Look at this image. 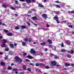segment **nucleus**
Returning a JSON list of instances; mask_svg holds the SVG:
<instances>
[{"label": "nucleus", "instance_id": "nucleus-53", "mask_svg": "<svg viewBox=\"0 0 74 74\" xmlns=\"http://www.w3.org/2000/svg\"><path fill=\"white\" fill-rule=\"evenodd\" d=\"M36 71H38V72H39V71H40V69H36Z\"/></svg>", "mask_w": 74, "mask_h": 74}, {"label": "nucleus", "instance_id": "nucleus-28", "mask_svg": "<svg viewBox=\"0 0 74 74\" xmlns=\"http://www.w3.org/2000/svg\"><path fill=\"white\" fill-rule=\"evenodd\" d=\"M39 65L40 66H42V67H44V65L43 63H40L39 64Z\"/></svg>", "mask_w": 74, "mask_h": 74}, {"label": "nucleus", "instance_id": "nucleus-31", "mask_svg": "<svg viewBox=\"0 0 74 74\" xmlns=\"http://www.w3.org/2000/svg\"><path fill=\"white\" fill-rule=\"evenodd\" d=\"M54 58H55V59H59V57L56 55H55Z\"/></svg>", "mask_w": 74, "mask_h": 74}, {"label": "nucleus", "instance_id": "nucleus-36", "mask_svg": "<svg viewBox=\"0 0 74 74\" xmlns=\"http://www.w3.org/2000/svg\"><path fill=\"white\" fill-rule=\"evenodd\" d=\"M11 8L12 9V10H15V8L14 7H11Z\"/></svg>", "mask_w": 74, "mask_h": 74}, {"label": "nucleus", "instance_id": "nucleus-44", "mask_svg": "<svg viewBox=\"0 0 74 74\" xmlns=\"http://www.w3.org/2000/svg\"><path fill=\"white\" fill-rule=\"evenodd\" d=\"M69 27H71V28H73V26L72 25H70L68 26Z\"/></svg>", "mask_w": 74, "mask_h": 74}, {"label": "nucleus", "instance_id": "nucleus-48", "mask_svg": "<svg viewBox=\"0 0 74 74\" xmlns=\"http://www.w3.org/2000/svg\"><path fill=\"white\" fill-rule=\"evenodd\" d=\"M4 31L5 33H7L8 32V30H4Z\"/></svg>", "mask_w": 74, "mask_h": 74}, {"label": "nucleus", "instance_id": "nucleus-37", "mask_svg": "<svg viewBox=\"0 0 74 74\" xmlns=\"http://www.w3.org/2000/svg\"><path fill=\"white\" fill-rule=\"evenodd\" d=\"M2 25H3V26H5L6 27H7V25L5 24H4V23H3L2 24Z\"/></svg>", "mask_w": 74, "mask_h": 74}, {"label": "nucleus", "instance_id": "nucleus-34", "mask_svg": "<svg viewBox=\"0 0 74 74\" xmlns=\"http://www.w3.org/2000/svg\"><path fill=\"white\" fill-rule=\"evenodd\" d=\"M28 41L29 42H31L32 41V39L31 38H29L28 39Z\"/></svg>", "mask_w": 74, "mask_h": 74}, {"label": "nucleus", "instance_id": "nucleus-27", "mask_svg": "<svg viewBox=\"0 0 74 74\" xmlns=\"http://www.w3.org/2000/svg\"><path fill=\"white\" fill-rule=\"evenodd\" d=\"M9 53L10 54V55H12L13 54V52L12 51H10L9 52Z\"/></svg>", "mask_w": 74, "mask_h": 74}, {"label": "nucleus", "instance_id": "nucleus-26", "mask_svg": "<svg viewBox=\"0 0 74 74\" xmlns=\"http://www.w3.org/2000/svg\"><path fill=\"white\" fill-rule=\"evenodd\" d=\"M13 70L14 71H18V69H13Z\"/></svg>", "mask_w": 74, "mask_h": 74}, {"label": "nucleus", "instance_id": "nucleus-1", "mask_svg": "<svg viewBox=\"0 0 74 74\" xmlns=\"http://www.w3.org/2000/svg\"><path fill=\"white\" fill-rule=\"evenodd\" d=\"M15 62H16V63H18V62H22V59L20 58H19V57H18V56H16L15 58Z\"/></svg>", "mask_w": 74, "mask_h": 74}, {"label": "nucleus", "instance_id": "nucleus-10", "mask_svg": "<svg viewBox=\"0 0 74 74\" xmlns=\"http://www.w3.org/2000/svg\"><path fill=\"white\" fill-rule=\"evenodd\" d=\"M0 64L2 66H5V63L3 62H1Z\"/></svg>", "mask_w": 74, "mask_h": 74}, {"label": "nucleus", "instance_id": "nucleus-57", "mask_svg": "<svg viewBox=\"0 0 74 74\" xmlns=\"http://www.w3.org/2000/svg\"><path fill=\"white\" fill-rule=\"evenodd\" d=\"M32 11H29V12H28V13H32Z\"/></svg>", "mask_w": 74, "mask_h": 74}, {"label": "nucleus", "instance_id": "nucleus-32", "mask_svg": "<svg viewBox=\"0 0 74 74\" xmlns=\"http://www.w3.org/2000/svg\"><path fill=\"white\" fill-rule=\"evenodd\" d=\"M29 65H30V66H34V64H33V63H30Z\"/></svg>", "mask_w": 74, "mask_h": 74}, {"label": "nucleus", "instance_id": "nucleus-35", "mask_svg": "<svg viewBox=\"0 0 74 74\" xmlns=\"http://www.w3.org/2000/svg\"><path fill=\"white\" fill-rule=\"evenodd\" d=\"M5 51H9V49L7 48L5 49Z\"/></svg>", "mask_w": 74, "mask_h": 74}, {"label": "nucleus", "instance_id": "nucleus-63", "mask_svg": "<svg viewBox=\"0 0 74 74\" xmlns=\"http://www.w3.org/2000/svg\"><path fill=\"white\" fill-rule=\"evenodd\" d=\"M71 66H73V67H74V64H71Z\"/></svg>", "mask_w": 74, "mask_h": 74}, {"label": "nucleus", "instance_id": "nucleus-39", "mask_svg": "<svg viewBox=\"0 0 74 74\" xmlns=\"http://www.w3.org/2000/svg\"><path fill=\"white\" fill-rule=\"evenodd\" d=\"M55 2L56 3H60V2L59 1H55Z\"/></svg>", "mask_w": 74, "mask_h": 74}, {"label": "nucleus", "instance_id": "nucleus-12", "mask_svg": "<svg viewBox=\"0 0 74 74\" xmlns=\"http://www.w3.org/2000/svg\"><path fill=\"white\" fill-rule=\"evenodd\" d=\"M45 44H46V43L45 42H42V43H40V45H42V46H44V45H45Z\"/></svg>", "mask_w": 74, "mask_h": 74}, {"label": "nucleus", "instance_id": "nucleus-15", "mask_svg": "<svg viewBox=\"0 0 74 74\" xmlns=\"http://www.w3.org/2000/svg\"><path fill=\"white\" fill-rule=\"evenodd\" d=\"M2 41H3L2 42L5 44L7 42V40L5 39H3Z\"/></svg>", "mask_w": 74, "mask_h": 74}, {"label": "nucleus", "instance_id": "nucleus-58", "mask_svg": "<svg viewBox=\"0 0 74 74\" xmlns=\"http://www.w3.org/2000/svg\"><path fill=\"white\" fill-rule=\"evenodd\" d=\"M29 22H31V23H33V21H32V20H29Z\"/></svg>", "mask_w": 74, "mask_h": 74}, {"label": "nucleus", "instance_id": "nucleus-64", "mask_svg": "<svg viewBox=\"0 0 74 74\" xmlns=\"http://www.w3.org/2000/svg\"><path fill=\"white\" fill-rule=\"evenodd\" d=\"M45 51H48V49L47 48H46L45 49Z\"/></svg>", "mask_w": 74, "mask_h": 74}, {"label": "nucleus", "instance_id": "nucleus-42", "mask_svg": "<svg viewBox=\"0 0 74 74\" xmlns=\"http://www.w3.org/2000/svg\"><path fill=\"white\" fill-rule=\"evenodd\" d=\"M56 21L57 23H59L60 22V21H59V20H56Z\"/></svg>", "mask_w": 74, "mask_h": 74}, {"label": "nucleus", "instance_id": "nucleus-50", "mask_svg": "<svg viewBox=\"0 0 74 74\" xmlns=\"http://www.w3.org/2000/svg\"><path fill=\"white\" fill-rule=\"evenodd\" d=\"M15 4H18V1H15Z\"/></svg>", "mask_w": 74, "mask_h": 74}, {"label": "nucleus", "instance_id": "nucleus-2", "mask_svg": "<svg viewBox=\"0 0 74 74\" xmlns=\"http://www.w3.org/2000/svg\"><path fill=\"white\" fill-rule=\"evenodd\" d=\"M56 62L55 61H52L51 62V66H55L56 64Z\"/></svg>", "mask_w": 74, "mask_h": 74}, {"label": "nucleus", "instance_id": "nucleus-20", "mask_svg": "<svg viewBox=\"0 0 74 74\" xmlns=\"http://www.w3.org/2000/svg\"><path fill=\"white\" fill-rule=\"evenodd\" d=\"M2 7H4V8H7V5L4 4H3Z\"/></svg>", "mask_w": 74, "mask_h": 74}, {"label": "nucleus", "instance_id": "nucleus-17", "mask_svg": "<svg viewBox=\"0 0 74 74\" xmlns=\"http://www.w3.org/2000/svg\"><path fill=\"white\" fill-rule=\"evenodd\" d=\"M61 51L62 52H66V50L64 49H61Z\"/></svg>", "mask_w": 74, "mask_h": 74}, {"label": "nucleus", "instance_id": "nucleus-46", "mask_svg": "<svg viewBox=\"0 0 74 74\" xmlns=\"http://www.w3.org/2000/svg\"><path fill=\"white\" fill-rule=\"evenodd\" d=\"M61 46L62 47H64V44H63V43H62Z\"/></svg>", "mask_w": 74, "mask_h": 74}, {"label": "nucleus", "instance_id": "nucleus-62", "mask_svg": "<svg viewBox=\"0 0 74 74\" xmlns=\"http://www.w3.org/2000/svg\"><path fill=\"white\" fill-rule=\"evenodd\" d=\"M47 0H43L44 3H46Z\"/></svg>", "mask_w": 74, "mask_h": 74}, {"label": "nucleus", "instance_id": "nucleus-61", "mask_svg": "<svg viewBox=\"0 0 74 74\" xmlns=\"http://www.w3.org/2000/svg\"><path fill=\"white\" fill-rule=\"evenodd\" d=\"M3 38V36H0V40H1V38Z\"/></svg>", "mask_w": 74, "mask_h": 74}, {"label": "nucleus", "instance_id": "nucleus-40", "mask_svg": "<svg viewBox=\"0 0 74 74\" xmlns=\"http://www.w3.org/2000/svg\"><path fill=\"white\" fill-rule=\"evenodd\" d=\"M56 14H60V12H56Z\"/></svg>", "mask_w": 74, "mask_h": 74}, {"label": "nucleus", "instance_id": "nucleus-43", "mask_svg": "<svg viewBox=\"0 0 74 74\" xmlns=\"http://www.w3.org/2000/svg\"><path fill=\"white\" fill-rule=\"evenodd\" d=\"M45 68L47 69H49V67L48 66H47L45 67Z\"/></svg>", "mask_w": 74, "mask_h": 74}, {"label": "nucleus", "instance_id": "nucleus-60", "mask_svg": "<svg viewBox=\"0 0 74 74\" xmlns=\"http://www.w3.org/2000/svg\"><path fill=\"white\" fill-rule=\"evenodd\" d=\"M11 66H14V64L13 63H12L11 64Z\"/></svg>", "mask_w": 74, "mask_h": 74}, {"label": "nucleus", "instance_id": "nucleus-19", "mask_svg": "<svg viewBox=\"0 0 74 74\" xmlns=\"http://www.w3.org/2000/svg\"><path fill=\"white\" fill-rule=\"evenodd\" d=\"M7 69L8 70H12V67L9 66L8 67Z\"/></svg>", "mask_w": 74, "mask_h": 74}, {"label": "nucleus", "instance_id": "nucleus-41", "mask_svg": "<svg viewBox=\"0 0 74 74\" xmlns=\"http://www.w3.org/2000/svg\"><path fill=\"white\" fill-rule=\"evenodd\" d=\"M35 65L36 66H39L40 64L38 63H36V64Z\"/></svg>", "mask_w": 74, "mask_h": 74}, {"label": "nucleus", "instance_id": "nucleus-49", "mask_svg": "<svg viewBox=\"0 0 74 74\" xmlns=\"http://www.w3.org/2000/svg\"><path fill=\"white\" fill-rule=\"evenodd\" d=\"M5 60H7V59H8V57L6 56L5 57Z\"/></svg>", "mask_w": 74, "mask_h": 74}, {"label": "nucleus", "instance_id": "nucleus-23", "mask_svg": "<svg viewBox=\"0 0 74 74\" xmlns=\"http://www.w3.org/2000/svg\"><path fill=\"white\" fill-rule=\"evenodd\" d=\"M27 70L28 71H29V72H31V71H32V70L31 69H30V68H28Z\"/></svg>", "mask_w": 74, "mask_h": 74}, {"label": "nucleus", "instance_id": "nucleus-56", "mask_svg": "<svg viewBox=\"0 0 74 74\" xmlns=\"http://www.w3.org/2000/svg\"><path fill=\"white\" fill-rule=\"evenodd\" d=\"M20 1L23 2L25 1V0H19Z\"/></svg>", "mask_w": 74, "mask_h": 74}, {"label": "nucleus", "instance_id": "nucleus-7", "mask_svg": "<svg viewBox=\"0 0 74 74\" xmlns=\"http://www.w3.org/2000/svg\"><path fill=\"white\" fill-rule=\"evenodd\" d=\"M9 47H10L11 48H13L14 47V44L11 43L9 45Z\"/></svg>", "mask_w": 74, "mask_h": 74}, {"label": "nucleus", "instance_id": "nucleus-55", "mask_svg": "<svg viewBox=\"0 0 74 74\" xmlns=\"http://www.w3.org/2000/svg\"><path fill=\"white\" fill-rule=\"evenodd\" d=\"M49 27V25L48 24L47 25L46 27Z\"/></svg>", "mask_w": 74, "mask_h": 74}, {"label": "nucleus", "instance_id": "nucleus-11", "mask_svg": "<svg viewBox=\"0 0 74 74\" xmlns=\"http://www.w3.org/2000/svg\"><path fill=\"white\" fill-rule=\"evenodd\" d=\"M1 46L2 47H4L5 46V44L4 43H3V42H2V44H1Z\"/></svg>", "mask_w": 74, "mask_h": 74}, {"label": "nucleus", "instance_id": "nucleus-54", "mask_svg": "<svg viewBox=\"0 0 74 74\" xmlns=\"http://www.w3.org/2000/svg\"><path fill=\"white\" fill-rule=\"evenodd\" d=\"M14 46H16V45H17V44H16V43H14Z\"/></svg>", "mask_w": 74, "mask_h": 74}, {"label": "nucleus", "instance_id": "nucleus-25", "mask_svg": "<svg viewBox=\"0 0 74 74\" xmlns=\"http://www.w3.org/2000/svg\"><path fill=\"white\" fill-rule=\"evenodd\" d=\"M66 43L67 45H70V43H69L68 41H66Z\"/></svg>", "mask_w": 74, "mask_h": 74}, {"label": "nucleus", "instance_id": "nucleus-38", "mask_svg": "<svg viewBox=\"0 0 74 74\" xmlns=\"http://www.w3.org/2000/svg\"><path fill=\"white\" fill-rule=\"evenodd\" d=\"M27 24L28 25V26H30V24L29 23V22L28 21L27 22Z\"/></svg>", "mask_w": 74, "mask_h": 74}, {"label": "nucleus", "instance_id": "nucleus-59", "mask_svg": "<svg viewBox=\"0 0 74 74\" xmlns=\"http://www.w3.org/2000/svg\"><path fill=\"white\" fill-rule=\"evenodd\" d=\"M32 10L34 11H36V10L35 9H33Z\"/></svg>", "mask_w": 74, "mask_h": 74}, {"label": "nucleus", "instance_id": "nucleus-24", "mask_svg": "<svg viewBox=\"0 0 74 74\" xmlns=\"http://www.w3.org/2000/svg\"><path fill=\"white\" fill-rule=\"evenodd\" d=\"M21 28H23V29H26V26L24 25H23L21 26Z\"/></svg>", "mask_w": 74, "mask_h": 74}, {"label": "nucleus", "instance_id": "nucleus-6", "mask_svg": "<svg viewBox=\"0 0 74 74\" xmlns=\"http://www.w3.org/2000/svg\"><path fill=\"white\" fill-rule=\"evenodd\" d=\"M27 58H28V59H33V57L30 55H28L27 56Z\"/></svg>", "mask_w": 74, "mask_h": 74}, {"label": "nucleus", "instance_id": "nucleus-8", "mask_svg": "<svg viewBox=\"0 0 74 74\" xmlns=\"http://www.w3.org/2000/svg\"><path fill=\"white\" fill-rule=\"evenodd\" d=\"M25 2L29 4L31 3V0H26Z\"/></svg>", "mask_w": 74, "mask_h": 74}, {"label": "nucleus", "instance_id": "nucleus-9", "mask_svg": "<svg viewBox=\"0 0 74 74\" xmlns=\"http://www.w3.org/2000/svg\"><path fill=\"white\" fill-rule=\"evenodd\" d=\"M32 18L34 20H38V18H37V17L36 16H34V17H32Z\"/></svg>", "mask_w": 74, "mask_h": 74}, {"label": "nucleus", "instance_id": "nucleus-21", "mask_svg": "<svg viewBox=\"0 0 74 74\" xmlns=\"http://www.w3.org/2000/svg\"><path fill=\"white\" fill-rule=\"evenodd\" d=\"M22 44L23 46H25L26 45V42H22Z\"/></svg>", "mask_w": 74, "mask_h": 74}, {"label": "nucleus", "instance_id": "nucleus-4", "mask_svg": "<svg viewBox=\"0 0 74 74\" xmlns=\"http://www.w3.org/2000/svg\"><path fill=\"white\" fill-rule=\"evenodd\" d=\"M42 16L43 18H45V19H47V15L45 14H42Z\"/></svg>", "mask_w": 74, "mask_h": 74}, {"label": "nucleus", "instance_id": "nucleus-16", "mask_svg": "<svg viewBox=\"0 0 74 74\" xmlns=\"http://www.w3.org/2000/svg\"><path fill=\"white\" fill-rule=\"evenodd\" d=\"M15 29L16 30H18V29H19L20 28L19 27L16 26L15 27Z\"/></svg>", "mask_w": 74, "mask_h": 74}, {"label": "nucleus", "instance_id": "nucleus-18", "mask_svg": "<svg viewBox=\"0 0 74 74\" xmlns=\"http://www.w3.org/2000/svg\"><path fill=\"white\" fill-rule=\"evenodd\" d=\"M38 5L39 7H43V5H42V4L39 3Z\"/></svg>", "mask_w": 74, "mask_h": 74}, {"label": "nucleus", "instance_id": "nucleus-52", "mask_svg": "<svg viewBox=\"0 0 74 74\" xmlns=\"http://www.w3.org/2000/svg\"><path fill=\"white\" fill-rule=\"evenodd\" d=\"M34 25L36 26H38V25H37V24L36 23H34Z\"/></svg>", "mask_w": 74, "mask_h": 74}, {"label": "nucleus", "instance_id": "nucleus-5", "mask_svg": "<svg viewBox=\"0 0 74 74\" xmlns=\"http://www.w3.org/2000/svg\"><path fill=\"white\" fill-rule=\"evenodd\" d=\"M47 42H49V44H51L52 43V40L49 39L47 40Z\"/></svg>", "mask_w": 74, "mask_h": 74}, {"label": "nucleus", "instance_id": "nucleus-14", "mask_svg": "<svg viewBox=\"0 0 74 74\" xmlns=\"http://www.w3.org/2000/svg\"><path fill=\"white\" fill-rule=\"evenodd\" d=\"M8 36H13L12 34L11 33H8L7 34Z\"/></svg>", "mask_w": 74, "mask_h": 74}, {"label": "nucleus", "instance_id": "nucleus-3", "mask_svg": "<svg viewBox=\"0 0 74 74\" xmlns=\"http://www.w3.org/2000/svg\"><path fill=\"white\" fill-rule=\"evenodd\" d=\"M30 52L31 53H36V51L33 49H31V51H30Z\"/></svg>", "mask_w": 74, "mask_h": 74}, {"label": "nucleus", "instance_id": "nucleus-30", "mask_svg": "<svg viewBox=\"0 0 74 74\" xmlns=\"http://www.w3.org/2000/svg\"><path fill=\"white\" fill-rule=\"evenodd\" d=\"M67 58H70L71 57V55L68 54L67 55Z\"/></svg>", "mask_w": 74, "mask_h": 74}, {"label": "nucleus", "instance_id": "nucleus-47", "mask_svg": "<svg viewBox=\"0 0 74 74\" xmlns=\"http://www.w3.org/2000/svg\"><path fill=\"white\" fill-rule=\"evenodd\" d=\"M74 51H73V49H72L71 51V53H74Z\"/></svg>", "mask_w": 74, "mask_h": 74}, {"label": "nucleus", "instance_id": "nucleus-29", "mask_svg": "<svg viewBox=\"0 0 74 74\" xmlns=\"http://www.w3.org/2000/svg\"><path fill=\"white\" fill-rule=\"evenodd\" d=\"M55 6L56 7V8H60V6H59V5H56Z\"/></svg>", "mask_w": 74, "mask_h": 74}, {"label": "nucleus", "instance_id": "nucleus-51", "mask_svg": "<svg viewBox=\"0 0 74 74\" xmlns=\"http://www.w3.org/2000/svg\"><path fill=\"white\" fill-rule=\"evenodd\" d=\"M54 19H58V17H57L56 16H54Z\"/></svg>", "mask_w": 74, "mask_h": 74}, {"label": "nucleus", "instance_id": "nucleus-22", "mask_svg": "<svg viewBox=\"0 0 74 74\" xmlns=\"http://www.w3.org/2000/svg\"><path fill=\"white\" fill-rule=\"evenodd\" d=\"M65 64L66 65V66H70V64H67V63H65Z\"/></svg>", "mask_w": 74, "mask_h": 74}, {"label": "nucleus", "instance_id": "nucleus-45", "mask_svg": "<svg viewBox=\"0 0 74 74\" xmlns=\"http://www.w3.org/2000/svg\"><path fill=\"white\" fill-rule=\"evenodd\" d=\"M23 55L24 56H26V55H27V54L26 53H23Z\"/></svg>", "mask_w": 74, "mask_h": 74}, {"label": "nucleus", "instance_id": "nucleus-13", "mask_svg": "<svg viewBox=\"0 0 74 74\" xmlns=\"http://www.w3.org/2000/svg\"><path fill=\"white\" fill-rule=\"evenodd\" d=\"M23 70H26V66L25 65H23Z\"/></svg>", "mask_w": 74, "mask_h": 74}, {"label": "nucleus", "instance_id": "nucleus-33", "mask_svg": "<svg viewBox=\"0 0 74 74\" xmlns=\"http://www.w3.org/2000/svg\"><path fill=\"white\" fill-rule=\"evenodd\" d=\"M28 41V39L27 38L25 39V42H27Z\"/></svg>", "mask_w": 74, "mask_h": 74}]
</instances>
